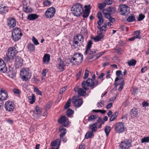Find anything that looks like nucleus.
Returning <instances> with one entry per match:
<instances>
[{
    "label": "nucleus",
    "instance_id": "f257e3e1",
    "mask_svg": "<svg viewBox=\"0 0 149 149\" xmlns=\"http://www.w3.org/2000/svg\"><path fill=\"white\" fill-rule=\"evenodd\" d=\"M116 9L114 7H109L106 8L102 10V12L106 18L109 19V21L113 23L115 21V18H111V15L115 12Z\"/></svg>",
    "mask_w": 149,
    "mask_h": 149
},
{
    "label": "nucleus",
    "instance_id": "f03ea898",
    "mask_svg": "<svg viewBox=\"0 0 149 149\" xmlns=\"http://www.w3.org/2000/svg\"><path fill=\"white\" fill-rule=\"evenodd\" d=\"M73 14L76 16H79L84 12L83 8L81 5L78 3L74 4L71 8Z\"/></svg>",
    "mask_w": 149,
    "mask_h": 149
},
{
    "label": "nucleus",
    "instance_id": "7ed1b4c3",
    "mask_svg": "<svg viewBox=\"0 0 149 149\" xmlns=\"http://www.w3.org/2000/svg\"><path fill=\"white\" fill-rule=\"evenodd\" d=\"M31 76V73L28 69H22L20 71V77L24 81L30 79Z\"/></svg>",
    "mask_w": 149,
    "mask_h": 149
},
{
    "label": "nucleus",
    "instance_id": "20e7f679",
    "mask_svg": "<svg viewBox=\"0 0 149 149\" xmlns=\"http://www.w3.org/2000/svg\"><path fill=\"white\" fill-rule=\"evenodd\" d=\"M18 51L14 47H10L8 48L6 53V56L8 58L7 60L13 59L15 57Z\"/></svg>",
    "mask_w": 149,
    "mask_h": 149
},
{
    "label": "nucleus",
    "instance_id": "39448f33",
    "mask_svg": "<svg viewBox=\"0 0 149 149\" xmlns=\"http://www.w3.org/2000/svg\"><path fill=\"white\" fill-rule=\"evenodd\" d=\"M69 62L73 64V62L72 60L73 61H75L76 64H79L81 63L83 60V56L81 53H76L74 54L73 56L70 59L69 58Z\"/></svg>",
    "mask_w": 149,
    "mask_h": 149
},
{
    "label": "nucleus",
    "instance_id": "423d86ee",
    "mask_svg": "<svg viewBox=\"0 0 149 149\" xmlns=\"http://www.w3.org/2000/svg\"><path fill=\"white\" fill-rule=\"evenodd\" d=\"M118 10L121 15H126L130 13V8L125 4H121L119 5Z\"/></svg>",
    "mask_w": 149,
    "mask_h": 149
},
{
    "label": "nucleus",
    "instance_id": "0eeeda50",
    "mask_svg": "<svg viewBox=\"0 0 149 149\" xmlns=\"http://www.w3.org/2000/svg\"><path fill=\"white\" fill-rule=\"evenodd\" d=\"M6 110L8 112L13 111L14 109V104L9 101L6 102L5 104Z\"/></svg>",
    "mask_w": 149,
    "mask_h": 149
},
{
    "label": "nucleus",
    "instance_id": "6e6552de",
    "mask_svg": "<svg viewBox=\"0 0 149 149\" xmlns=\"http://www.w3.org/2000/svg\"><path fill=\"white\" fill-rule=\"evenodd\" d=\"M115 131L119 133L122 132L124 131V126L122 122L117 123L115 128Z\"/></svg>",
    "mask_w": 149,
    "mask_h": 149
},
{
    "label": "nucleus",
    "instance_id": "1a4fd4ad",
    "mask_svg": "<svg viewBox=\"0 0 149 149\" xmlns=\"http://www.w3.org/2000/svg\"><path fill=\"white\" fill-rule=\"evenodd\" d=\"M7 25L10 28H13L16 25V21L14 17H10L7 19Z\"/></svg>",
    "mask_w": 149,
    "mask_h": 149
},
{
    "label": "nucleus",
    "instance_id": "9d476101",
    "mask_svg": "<svg viewBox=\"0 0 149 149\" xmlns=\"http://www.w3.org/2000/svg\"><path fill=\"white\" fill-rule=\"evenodd\" d=\"M41 109L37 106L35 107V109L33 111V116L35 118L38 119L40 117L41 113Z\"/></svg>",
    "mask_w": 149,
    "mask_h": 149
},
{
    "label": "nucleus",
    "instance_id": "9b49d317",
    "mask_svg": "<svg viewBox=\"0 0 149 149\" xmlns=\"http://www.w3.org/2000/svg\"><path fill=\"white\" fill-rule=\"evenodd\" d=\"M131 146L130 141L126 140L124 141H121L119 146L122 149H126L128 148Z\"/></svg>",
    "mask_w": 149,
    "mask_h": 149
},
{
    "label": "nucleus",
    "instance_id": "f8f14e48",
    "mask_svg": "<svg viewBox=\"0 0 149 149\" xmlns=\"http://www.w3.org/2000/svg\"><path fill=\"white\" fill-rule=\"evenodd\" d=\"M72 103L77 107H80L82 104V100L78 98L76 96H73L72 97Z\"/></svg>",
    "mask_w": 149,
    "mask_h": 149
},
{
    "label": "nucleus",
    "instance_id": "ddd939ff",
    "mask_svg": "<svg viewBox=\"0 0 149 149\" xmlns=\"http://www.w3.org/2000/svg\"><path fill=\"white\" fill-rule=\"evenodd\" d=\"M58 122L60 124H63L64 126L66 127L69 124V122L68 119L65 116L61 117L58 120Z\"/></svg>",
    "mask_w": 149,
    "mask_h": 149
},
{
    "label": "nucleus",
    "instance_id": "4468645a",
    "mask_svg": "<svg viewBox=\"0 0 149 149\" xmlns=\"http://www.w3.org/2000/svg\"><path fill=\"white\" fill-rule=\"evenodd\" d=\"M16 58L15 66L16 68H21L23 64V60L21 57L17 56Z\"/></svg>",
    "mask_w": 149,
    "mask_h": 149
},
{
    "label": "nucleus",
    "instance_id": "2eb2a0df",
    "mask_svg": "<svg viewBox=\"0 0 149 149\" xmlns=\"http://www.w3.org/2000/svg\"><path fill=\"white\" fill-rule=\"evenodd\" d=\"M7 92L3 89H1L0 91V100L2 101L3 102V101L7 99Z\"/></svg>",
    "mask_w": 149,
    "mask_h": 149
},
{
    "label": "nucleus",
    "instance_id": "dca6fc26",
    "mask_svg": "<svg viewBox=\"0 0 149 149\" xmlns=\"http://www.w3.org/2000/svg\"><path fill=\"white\" fill-rule=\"evenodd\" d=\"M55 13V8L51 7L47 9V18H52L53 17Z\"/></svg>",
    "mask_w": 149,
    "mask_h": 149
},
{
    "label": "nucleus",
    "instance_id": "f3484780",
    "mask_svg": "<svg viewBox=\"0 0 149 149\" xmlns=\"http://www.w3.org/2000/svg\"><path fill=\"white\" fill-rule=\"evenodd\" d=\"M84 40L83 36L80 34L75 36L74 38V42L76 44H77L78 43V41H79L82 44L84 41Z\"/></svg>",
    "mask_w": 149,
    "mask_h": 149
},
{
    "label": "nucleus",
    "instance_id": "a211bd4d",
    "mask_svg": "<svg viewBox=\"0 0 149 149\" xmlns=\"http://www.w3.org/2000/svg\"><path fill=\"white\" fill-rule=\"evenodd\" d=\"M7 71V68L4 62L0 59V72L5 73Z\"/></svg>",
    "mask_w": 149,
    "mask_h": 149
},
{
    "label": "nucleus",
    "instance_id": "6ab92c4d",
    "mask_svg": "<svg viewBox=\"0 0 149 149\" xmlns=\"http://www.w3.org/2000/svg\"><path fill=\"white\" fill-rule=\"evenodd\" d=\"M9 10L8 7L3 4L0 5V13L2 15L6 14Z\"/></svg>",
    "mask_w": 149,
    "mask_h": 149
},
{
    "label": "nucleus",
    "instance_id": "aec40b11",
    "mask_svg": "<svg viewBox=\"0 0 149 149\" xmlns=\"http://www.w3.org/2000/svg\"><path fill=\"white\" fill-rule=\"evenodd\" d=\"M84 8H85V10L84 12L83 17L84 18H86L89 16L90 11V5L88 6L85 5Z\"/></svg>",
    "mask_w": 149,
    "mask_h": 149
},
{
    "label": "nucleus",
    "instance_id": "412c9836",
    "mask_svg": "<svg viewBox=\"0 0 149 149\" xmlns=\"http://www.w3.org/2000/svg\"><path fill=\"white\" fill-rule=\"evenodd\" d=\"M97 18L99 19L97 24L98 26H100L104 22V19L102 18V15L101 12L100 11L98 12L97 14Z\"/></svg>",
    "mask_w": 149,
    "mask_h": 149
},
{
    "label": "nucleus",
    "instance_id": "4be33fe9",
    "mask_svg": "<svg viewBox=\"0 0 149 149\" xmlns=\"http://www.w3.org/2000/svg\"><path fill=\"white\" fill-rule=\"evenodd\" d=\"M59 59L60 60V61L58 64L57 68L60 72H62L64 70V67L65 66V65L64 64L63 61L61 60V58H59Z\"/></svg>",
    "mask_w": 149,
    "mask_h": 149
},
{
    "label": "nucleus",
    "instance_id": "5701e85b",
    "mask_svg": "<svg viewBox=\"0 0 149 149\" xmlns=\"http://www.w3.org/2000/svg\"><path fill=\"white\" fill-rule=\"evenodd\" d=\"M115 86L116 87L117 86L120 84H124V80L121 77L119 78L118 77H116L115 79Z\"/></svg>",
    "mask_w": 149,
    "mask_h": 149
},
{
    "label": "nucleus",
    "instance_id": "b1692460",
    "mask_svg": "<svg viewBox=\"0 0 149 149\" xmlns=\"http://www.w3.org/2000/svg\"><path fill=\"white\" fill-rule=\"evenodd\" d=\"M98 51L97 49L96 50H88V52L87 54H88V60H90L92 59L95 55V53H97V51Z\"/></svg>",
    "mask_w": 149,
    "mask_h": 149
},
{
    "label": "nucleus",
    "instance_id": "393cba45",
    "mask_svg": "<svg viewBox=\"0 0 149 149\" xmlns=\"http://www.w3.org/2000/svg\"><path fill=\"white\" fill-rule=\"evenodd\" d=\"M20 33L21 34L12 33V38L15 41H18L21 38L23 34L22 33Z\"/></svg>",
    "mask_w": 149,
    "mask_h": 149
},
{
    "label": "nucleus",
    "instance_id": "a878e982",
    "mask_svg": "<svg viewBox=\"0 0 149 149\" xmlns=\"http://www.w3.org/2000/svg\"><path fill=\"white\" fill-rule=\"evenodd\" d=\"M104 37L103 34L101 33H100L99 35L95 37H92L91 38L93 39L95 42H98L102 39Z\"/></svg>",
    "mask_w": 149,
    "mask_h": 149
},
{
    "label": "nucleus",
    "instance_id": "bb28decb",
    "mask_svg": "<svg viewBox=\"0 0 149 149\" xmlns=\"http://www.w3.org/2000/svg\"><path fill=\"white\" fill-rule=\"evenodd\" d=\"M130 114L132 117H138V114L137 109L134 108L132 109L131 110L130 112Z\"/></svg>",
    "mask_w": 149,
    "mask_h": 149
},
{
    "label": "nucleus",
    "instance_id": "cd10ccee",
    "mask_svg": "<svg viewBox=\"0 0 149 149\" xmlns=\"http://www.w3.org/2000/svg\"><path fill=\"white\" fill-rule=\"evenodd\" d=\"M38 17V15L36 14H30L27 17V19L30 20H34Z\"/></svg>",
    "mask_w": 149,
    "mask_h": 149
},
{
    "label": "nucleus",
    "instance_id": "c85d7f7f",
    "mask_svg": "<svg viewBox=\"0 0 149 149\" xmlns=\"http://www.w3.org/2000/svg\"><path fill=\"white\" fill-rule=\"evenodd\" d=\"M59 131L61 132L60 134V137H63V136H64L66 133V130L65 129L63 128V126H61L59 129ZM63 138V137H62Z\"/></svg>",
    "mask_w": 149,
    "mask_h": 149
},
{
    "label": "nucleus",
    "instance_id": "c756f323",
    "mask_svg": "<svg viewBox=\"0 0 149 149\" xmlns=\"http://www.w3.org/2000/svg\"><path fill=\"white\" fill-rule=\"evenodd\" d=\"M8 73L9 76L10 77H15L16 75V73L12 68L10 67L9 68Z\"/></svg>",
    "mask_w": 149,
    "mask_h": 149
},
{
    "label": "nucleus",
    "instance_id": "7c9ffc66",
    "mask_svg": "<svg viewBox=\"0 0 149 149\" xmlns=\"http://www.w3.org/2000/svg\"><path fill=\"white\" fill-rule=\"evenodd\" d=\"M87 80L88 86L91 87V89H93L94 88V80L93 79L90 78H88Z\"/></svg>",
    "mask_w": 149,
    "mask_h": 149
},
{
    "label": "nucleus",
    "instance_id": "2f4dec72",
    "mask_svg": "<svg viewBox=\"0 0 149 149\" xmlns=\"http://www.w3.org/2000/svg\"><path fill=\"white\" fill-rule=\"evenodd\" d=\"M93 44V42L91 40H89L88 42L87 43V45L86 50L85 52V54H87L88 52V50H89L92 45Z\"/></svg>",
    "mask_w": 149,
    "mask_h": 149
},
{
    "label": "nucleus",
    "instance_id": "473e14b6",
    "mask_svg": "<svg viewBox=\"0 0 149 149\" xmlns=\"http://www.w3.org/2000/svg\"><path fill=\"white\" fill-rule=\"evenodd\" d=\"M28 50L30 52H33L35 50V46L32 43H30L27 46Z\"/></svg>",
    "mask_w": 149,
    "mask_h": 149
},
{
    "label": "nucleus",
    "instance_id": "72a5a7b5",
    "mask_svg": "<svg viewBox=\"0 0 149 149\" xmlns=\"http://www.w3.org/2000/svg\"><path fill=\"white\" fill-rule=\"evenodd\" d=\"M28 99L30 101V103L31 104H33L36 101L35 96L33 94H32V96H30L28 97Z\"/></svg>",
    "mask_w": 149,
    "mask_h": 149
},
{
    "label": "nucleus",
    "instance_id": "f704fd0d",
    "mask_svg": "<svg viewBox=\"0 0 149 149\" xmlns=\"http://www.w3.org/2000/svg\"><path fill=\"white\" fill-rule=\"evenodd\" d=\"M104 131L106 134L107 136H108L111 130V127L110 126L108 125L105 126L104 128Z\"/></svg>",
    "mask_w": 149,
    "mask_h": 149
},
{
    "label": "nucleus",
    "instance_id": "c9c22d12",
    "mask_svg": "<svg viewBox=\"0 0 149 149\" xmlns=\"http://www.w3.org/2000/svg\"><path fill=\"white\" fill-rule=\"evenodd\" d=\"M93 132L88 131L87 132L85 136V138L86 139L89 138H91L94 136V134Z\"/></svg>",
    "mask_w": 149,
    "mask_h": 149
},
{
    "label": "nucleus",
    "instance_id": "e433bc0d",
    "mask_svg": "<svg viewBox=\"0 0 149 149\" xmlns=\"http://www.w3.org/2000/svg\"><path fill=\"white\" fill-rule=\"evenodd\" d=\"M12 33L21 34L20 33H22L21 32V29L20 28L16 27L12 31Z\"/></svg>",
    "mask_w": 149,
    "mask_h": 149
},
{
    "label": "nucleus",
    "instance_id": "4c0bfd02",
    "mask_svg": "<svg viewBox=\"0 0 149 149\" xmlns=\"http://www.w3.org/2000/svg\"><path fill=\"white\" fill-rule=\"evenodd\" d=\"M87 80L86 81H84L82 83V86L83 88L85 90H87L88 89L87 88L88 86Z\"/></svg>",
    "mask_w": 149,
    "mask_h": 149
},
{
    "label": "nucleus",
    "instance_id": "58836bf2",
    "mask_svg": "<svg viewBox=\"0 0 149 149\" xmlns=\"http://www.w3.org/2000/svg\"><path fill=\"white\" fill-rule=\"evenodd\" d=\"M136 63V61L134 59H132L129 61L127 63L129 66H134Z\"/></svg>",
    "mask_w": 149,
    "mask_h": 149
},
{
    "label": "nucleus",
    "instance_id": "ea45409f",
    "mask_svg": "<svg viewBox=\"0 0 149 149\" xmlns=\"http://www.w3.org/2000/svg\"><path fill=\"white\" fill-rule=\"evenodd\" d=\"M77 92L79 96H84V94L86 93V92L81 88H79Z\"/></svg>",
    "mask_w": 149,
    "mask_h": 149
},
{
    "label": "nucleus",
    "instance_id": "a19ab883",
    "mask_svg": "<svg viewBox=\"0 0 149 149\" xmlns=\"http://www.w3.org/2000/svg\"><path fill=\"white\" fill-rule=\"evenodd\" d=\"M23 10L24 12L26 13H30L32 11V9L30 8H28V6H26L23 8Z\"/></svg>",
    "mask_w": 149,
    "mask_h": 149
},
{
    "label": "nucleus",
    "instance_id": "79ce46f5",
    "mask_svg": "<svg viewBox=\"0 0 149 149\" xmlns=\"http://www.w3.org/2000/svg\"><path fill=\"white\" fill-rule=\"evenodd\" d=\"M127 20L128 22H131L135 21V19L134 15H133L129 17Z\"/></svg>",
    "mask_w": 149,
    "mask_h": 149
},
{
    "label": "nucleus",
    "instance_id": "37998d69",
    "mask_svg": "<svg viewBox=\"0 0 149 149\" xmlns=\"http://www.w3.org/2000/svg\"><path fill=\"white\" fill-rule=\"evenodd\" d=\"M107 4L105 3H99L98 8L101 10H102L103 8H104L106 6ZM104 9H103L104 10Z\"/></svg>",
    "mask_w": 149,
    "mask_h": 149
},
{
    "label": "nucleus",
    "instance_id": "c03bdc74",
    "mask_svg": "<svg viewBox=\"0 0 149 149\" xmlns=\"http://www.w3.org/2000/svg\"><path fill=\"white\" fill-rule=\"evenodd\" d=\"M140 31H136L134 32V35L136 38H139L140 39L141 36L140 35Z\"/></svg>",
    "mask_w": 149,
    "mask_h": 149
},
{
    "label": "nucleus",
    "instance_id": "a18cd8bd",
    "mask_svg": "<svg viewBox=\"0 0 149 149\" xmlns=\"http://www.w3.org/2000/svg\"><path fill=\"white\" fill-rule=\"evenodd\" d=\"M149 142V136L144 137L141 139V143H148Z\"/></svg>",
    "mask_w": 149,
    "mask_h": 149
},
{
    "label": "nucleus",
    "instance_id": "49530a36",
    "mask_svg": "<svg viewBox=\"0 0 149 149\" xmlns=\"http://www.w3.org/2000/svg\"><path fill=\"white\" fill-rule=\"evenodd\" d=\"M89 129L91 130V131L92 132H95L97 130V127L94 126L93 125H90L89 127Z\"/></svg>",
    "mask_w": 149,
    "mask_h": 149
},
{
    "label": "nucleus",
    "instance_id": "de8ad7c7",
    "mask_svg": "<svg viewBox=\"0 0 149 149\" xmlns=\"http://www.w3.org/2000/svg\"><path fill=\"white\" fill-rule=\"evenodd\" d=\"M73 113L74 111L71 109H68L66 112L67 116L68 117H70L71 115L73 114Z\"/></svg>",
    "mask_w": 149,
    "mask_h": 149
},
{
    "label": "nucleus",
    "instance_id": "09e8293b",
    "mask_svg": "<svg viewBox=\"0 0 149 149\" xmlns=\"http://www.w3.org/2000/svg\"><path fill=\"white\" fill-rule=\"evenodd\" d=\"M96 118V116L95 115H93L90 116L88 118V120L89 121H92L93 120H95Z\"/></svg>",
    "mask_w": 149,
    "mask_h": 149
},
{
    "label": "nucleus",
    "instance_id": "8fccbe9b",
    "mask_svg": "<svg viewBox=\"0 0 149 149\" xmlns=\"http://www.w3.org/2000/svg\"><path fill=\"white\" fill-rule=\"evenodd\" d=\"M34 91L36 93V94L39 95H42V92L38 88L34 87Z\"/></svg>",
    "mask_w": 149,
    "mask_h": 149
},
{
    "label": "nucleus",
    "instance_id": "3c124183",
    "mask_svg": "<svg viewBox=\"0 0 149 149\" xmlns=\"http://www.w3.org/2000/svg\"><path fill=\"white\" fill-rule=\"evenodd\" d=\"M70 99H69L64 107V108L65 109H67L69 107L70 104Z\"/></svg>",
    "mask_w": 149,
    "mask_h": 149
},
{
    "label": "nucleus",
    "instance_id": "603ef678",
    "mask_svg": "<svg viewBox=\"0 0 149 149\" xmlns=\"http://www.w3.org/2000/svg\"><path fill=\"white\" fill-rule=\"evenodd\" d=\"M13 92L16 95L19 96L20 93L19 90L16 88H14L13 90Z\"/></svg>",
    "mask_w": 149,
    "mask_h": 149
},
{
    "label": "nucleus",
    "instance_id": "864d4df0",
    "mask_svg": "<svg viewBox=\"0 0 149 149\" xmlns=\"http://www.w3.org/2000/svg\"><path fill=\"white\" fill-rule=\"evenodd\" d=\"M116 74L117 76L120 78L122 77L123 76L122 72L120 70H117L116 72Z\"/></svg>",
    "mask_w": 149,
    "mask_h": 149
},
{
    "label": "nucleus",
    "instance_id": "5fc2aeb1",
    "mask_svg": "<svg viewBox=\"0 0 149 149\" xmlns=\"http://www.w3.org/2000/svg\"><path fill=\"white\" fill-rule=\"evenodd\" d=\"M32 41L35 45H37L39 44L38 40L34 36H33L32 37Z\"/></svg>",
    "mask_w": 149,
    "mask_h": 149
},
{
    "label": "nucleus",
    "instance_id": "6e6d98bb",
    "mask_svg": "<svg viewBox=\"0 0 149 149\" xmlns=\"http://www.w3.org/2000/svg\"><path fill=\"white\" fill-rule=\"evenodd\" d=\"M104 101H101L97 103V106L99 107H102L104 105Z\"/></svg>",
    "mask_w": 149,
    "mask_h": 149
},
{
    "label": "nucleus",
    "instance_id": "4d7b16f0",
    "mask_svg": "<svg viewBox=\"0 0 149 149\" xmlns=\"http://www.w3.org/2000/svg\"><path fill=\"white\" fill-rule=\"evenodd\" d=\"M145 17V15H144L141 14L139 15L138 19V21H141Z\"/></svg>",
    "mask_w": 149,
    "mask_h": 149
},
{
    "label": "nucleus",
    "instance_id": "13d9d810",
    "mask_svg": "<svg viewBox=\"0 0 149 149\" xmlns=\"http://www.w3.org/2000/svg\"><path fill=\"white\" fill-rule=\"evenodd\" d=\"M66 87H64L62 88L60 90L59 94L61 95L66 90Z\"/></svg>",
    "mask_w": 149,
    "mask_h": 149
},
{
    "label": "nucleus",
    "instance_id": "bf43d9fd",
    "mask_svg": "<svg viewBox=\"0 0 149 149\" xmlns=\"http://www.w3.org/2000/svg\"><path fill=\"white\" fill-rule=\"evenodd\" d=\"M116 52L117 53L120 54L121 52H122V49L121 48H119L116 49Z\"/></svg>",
    "mask_w": 149,
    "mask_h": 149
},
{
    "label": "nucleus",
    "instance_id": "052dcab7",
    "mask_svg": "<svg viewBox=\"0 0 149 149\" xmlns=\"http://www.w3.org/2000/svg\"><path fill=\"white\" fill-rule=\"evenodd\" d=\"M105 75V74L104 73H102L98 77V78L99 79H101L102 81H103L104 80L103 79H102L103 78V76Z\"/></svg>",
    "mask_w": 149,
    "mask_h": 149
},
{
    "label": "nucleus",
    "instance_id": "680f3d73",
    "mask_svg": "<svg viewBox=\"0 0 149 149\" xmlns=\"http://www.w3.org/2000/svg\"><path fill=\"white\" fill-rule=\"evenodd\" d=\"M23 5V7H25L26 6H28V4L26 2V1L25 0H24L22 2Z\"/></svg>",
    "mask_w": 149,
    "mask_h": 149
},
{
    "label": "nucleus",
    "instance_id": "e2e57ef3",
    "mask_svg": "<svg viewBox=\"0 0 149 149\" xmlns=\"http://www.w3.org/2000/svg\"><path fill=\"white\" fill-rule=\"evenodd\" d=\"M43 62L45 63L47 62V54H45L43 58Z\"/></svg>",
    "mask_w": 149,
    "mask_h": 149
},
{
    "label": "nucleus",
    "instance_id": "0e129e2a",
    "mask_svg": "<svg viewBox=\"0 0 149 149\" xmlns=\"http://www.w3.org/2000/svg\"><path fill=\"white\" fill-rule=\"evenodd\" d=\"M4 103L2 101L0 100V110L3 108Z\"/></svg>",
    "mask_w": 149,
    "mask_h": 149
},
{
    "label": "nucleus",
    "instance_id": "69168bd1",
    "mask_svg": "<svg viewBox=\"0 0 149 149\" xmlns=\"http://www.w3.org/2000/svg\"><path fill=\"white\" fill-rule=\"evenodd\" d=\"M142 105L143 107H146L148 106L149 104L147 102L144 101L142 103Z\"/></svg>",
    "mask_w": 149,
    "mask_h": 149
},
{
    "label": "nucleus",
    "instance_id": "338daca9",
    "mask_svg": "<svg viewBox=\"0 0 149 149\" xmlns=\"http://www.w3.org/2000/svg\"><path fill=\"white\" fill-rule=\"evenodd\" d=\"M64 136H63V138H62V137H60V138L61 140L63 142H65L67 141V139H66V137Z\"/></svg>",
    "mask_w": 149,
    "mask_h": 149
},
{
    "label": "nucleus",
    "instance_id": "774afa93",
    "mask_svg": "<svg viewBox=\"0 0 149 149\" xmlns=\"http://www.w3.org/2000/svg\"><path fill=\"white\" fill-rule=\"evenodd\" d=\"M113 0H107L106 2L107 4L109 5L112 4Z\"/></svg>",
    "mask_w": 149,
    "mask_h": 149
}]
</instances>
